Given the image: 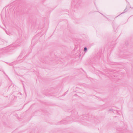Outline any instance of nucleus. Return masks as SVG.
Wrapping results in <instances>:
<instances>
[{"label":"nucleus","instance_id":"1","mask_svg":"<svg viewBox=\"0 0 133 133\" xmlns=\"http://www.w3.org/2000/svg\"><path fill=\"white\" fill-rule=\"evenodd\" d=\"M20 45L19 44H11L5 48L6 50L5 52L10 51L11 49H15L16 46H19Z\"/></svg>","mask_w":133,"mask_h":133},{"label":"nucleus","instance_id":"2","mask_svg":"<svg viewBox=\"0 0 133 133\" xmlns=\"http://www.w3.org/2000/svg\"><path fill=\"white\" fill-rule=\"evenodd\" d=\"M108 111L110 113H115L116 112L117 114V115L118 116L122 115V114L121 112L120 111H117L115 110H113V109L112 108H110L108 110Z\"/></svg>","mask_w":133,"mask_h":133},{"label":"nucleus","instance_id":"3","mask_svg":"<svg viewBox=\"0 0 133 133\" xmlns=\"http://www.w3.org/2000/svg\"><path fill=\"white\" fill-rule=\"evenodd\" d=\"M126 9H125L124 10V12H122V13H121V14H119V15H118V16H119L120 15H121V14H123L124 13V12H126L127 11H126Z\"/></svg>","mask_w":133,"mask_h":133},{"label":"nucleus","instance_id":"4","mask_svg":"<svg viewBox=\"0 0 133 133\" xmlns=\"http://www.w3.org/2000/svg\"><path fill=\"white\" fill-rule=\"evenodd\" d=\"M87 47H85L84 48V51L85 52H86L87 51Z\"/></svg>","mask_w":133,"mask_h":133},{"label":"nucleus","instance_id":"5","mask_svg":"<svg viewBox=\"0 0 133 133\" xmlns=\"http://www.w3.org/2000/svg\"><path fill=\"white\" fill-rule=\"evenodd\" d=\"M14 115H15V116H17V115L16 114V113H15V114H14Z\"/></svg>","mask_w":133,"mask_h":133},{"label":"nucleus","instance_id":"6","mask_svg":"<svg viewBox=\"0 0 133 133\" xmlns=\"http://www.w3.org/2000/svg\"><path fill=\"white\" fill-rule=\"evenodd\" d=\"M11 63H9V64L10 65H11Z\"/></svg>","mask_w":133,"mask_h":133},{"label":"nucleus","instance_id":"7","mask_svg":"<svg viewBox=\"0 0 133 133\" xmlns=\"http://www.w3.org/2000/svg\"><path fill=\"white\" fill-rule=\"evenodd\" d=\"M6 33L7 34L9 35V34L7 32H6Z\"/></svg>","mask_w":133,"mask_h":133},{"label":"nucleus","instance_id":"8","mask_svg":"<svg viewBox=\"0 0 133 133\" xmlns=\"http://www.w3.org/2000/svg\"><path fill=\"white\" fill-rule=\"evenodd\" d=\"M102 14V15H103V14Z\"/></svg>","mask_w":133,"mask_h":133},{"label":"nucleus","instance_id":"9","mask_svg":"<svg viewBox=\"0 0 133 133\" xmlns=\"http://www.w3.org/2000/svg\"><path fill=\"white\" fill-rule=\"evenodd\" d=\"M23 87H24V89H25V88H24V86H23Z\"/></svg>","mask_w":133,"mask_h":133},{"label":"nucleus","instance_id":"10","mask_svg":"<svg viewBox=\"0 0 133 133\" xmlns=\"http://www.w3.org/2000/svg\"><path fill=\"white\" fill-rule=\"evenodd\" d=\"M20 56H19V57H20Z\"/></svg>","mask_w":133,"mask_h":133}]
</instances>
